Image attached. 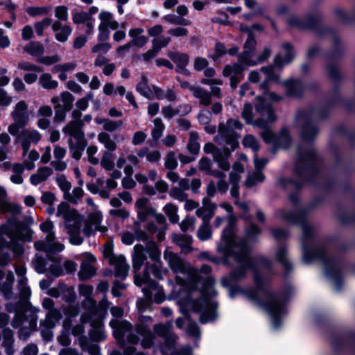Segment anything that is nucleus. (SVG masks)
<instances>
[{
    "label": "nucleus",
    "mask_w": 355,
    "mask_h": 355,
    "mask_svg": "<svg viewBox=\"0 0 355 355\" xmlns=\"http://www.w3.org/2000/svg\"><path fill=\"white\" fill-rule=\"evenodd\" d=\"M268 160L266 158H259L257 154L254 155V163L255 166V171L249 173L245 182L247 187H252L258 183H261L264 180V175L261 172V169L267 164Z\"/></svg>",
    "instance_id": "nucleus-21"
},
{
    "label": "nucleus",
    "mask_w": 355,
    "mask_h": 355,
    "mask_svg": "<svg viewBox=\"0 0 355 355\" xmlns=\"http://www.w3.org/2000/svg\"><path fill=\"white\" fill-rule=\"evenodd\" d=\"M76 67H77L76 62L73 61V62H67V63H64V64H57L52 68L51 71L53 73H58L60 71H63L66 73L72 72L73 71L75 70V69Z\"/></svg>",
    "instance_id": "nucleus-58"
},
{
    "label": "nucleus",
    "mask_w": 355,
    "mask_h": 355,
    "mask_svg": "<svg viewBox=\"0 0 355 355\" xmlns=\"http://www.w3.org/2000/svg\"><path fill=\"white\" fill-rule=\"evenodd\" d=\"M153 123L154 127L151 131V136L154 140H157L162 136L165 125L160 118L155 119Z\"/></svg>",
    "instance_id": "nucleus-55"
},
{
    "label": "nucleus",
    "mask_w": 355,
    "mask_h": 355,
    "mask_svg": "<svg viewBox=\"0 0 355 355\" xmlns=\"http://www.w3.org/2000/svg\"><path fill=\"white\" fill-rule=\"evenodd\" d=\"M266 128V127L264 128L265 130L261 132V137L266 143L277 144L282 139L288 140L289 139L288 132L286 129H283L281 131L279 137L277 139L272 132Z\"/></svg>",
    "instance_id": "nucleus-36"
},
{
    "label": "nucleus",
    "mask_w": 355,
    "mask_h": 355,
    "mask_svg": "<svg viewBox=\"0 0 355 355\" xmlns=\"http://www.w3.org/2000/svg\"><path fill=\"white\" fill-rule=\"evenodd\" d=\"M52 24V19L49 17H46L40 21H37L34 24V28L37 35L41 36L43 35L44 30Z\"/></svg>",
    "instance_id": "nucleus-63"
},
{
    "label": "nucleus",
    "mask_w": 355,
    "mask_h": 355,
    "mask_svg": "<svg viewBox=\"0 0 355 355\" xmlns=\"http://www.w3.org/2000/svg\"><path fill=\"white\" fill-rule=\"evenodd\" d=\"M220 207L228 212V223L223 231L220 241L217 245V250L223 256L224 263L232 258L239 267L228 277H223L221 284L223 286L231 287L236 282L245 277L247 270L254 271L256 288L247 290L244 294L252 302L263 306L270 316L272 327H280L283 318L286 314V297L282 294H273L267 288L266 279H263L257 272V268L268 265L265 258L252 259L249 252L250 241L260 233V230L254 225H251L246 232L245 239H239L235 234L234 226L236 217L232 214V207L228 203H222Z\"/></svg>",
    "instance_id": "nucleus-1"
},
{
    "label": "nucleus",
    "mask_w": 355,
    "mask_h": 355,
    "mask_svg": "<svg viewBox=\"0 0 355 355\" xmlns=\"http://www.w3.org/2000/svg\"><path fill=\"white\" fill-rule=\"evenodd\" d=\"M52 173L53 170L50 167L44 166L39 168L35 174L31 175L30 182L33 185L36 186L46 180Z\"/></svg>",
    "instance_id": "nucleus-34"
},
{
    "label": "nucleus",
    "mask_w": 355,
    "mask_h": 355,
    "mask_svg": "<svg viewBox=\"0 0 355 355\" xmlns=\"http://www.w3.org/2000/svg\"><path fill=\"white\" fill-rule=\"evenodd\" d=\"M110 325L112 328L115 339L121 347L125 345L124 337L126 335L128 343L137 344L139 342V338L132 332V325L128 321L114 319L110 322Z\"/></svg>",
    "instance_id": "nucleus-13"
},
{
    "label": "nucleus",
    "mask_w": 355,
    "mask_h": 355,
    "mask_svg": "<svg viewBox=\"0 0 355 355\" xmlns=\"http://www.w3.org/2000/svg\"><path fill=\"white\" fill-rule=\"evenodd\" d=\"M28 105L24 101H19L14 107L10 116L15 122L26 125L29 123V114L28 113Z\"/></svg>",
    "instance_id": "nucleus-25"
},
{
    "label": "nucleus",
    "mask_w": 355,
    "mask_h": 355,
    "mask_svg": "<svg viewBox=\"0 0 355 355\" xmlns=\"http://www.w3.org/2000/svg\"><path fill=\"white\" fill-rule=\"evenodd\" d=\"M276 216L279 219L292 224H297L302 227L303 235L302 239V248L303 251V259L306 263L314 261L322 262L324 267V273L327 278L332 282L336 290H338L341 284V272L338 263L335 259L330 258L325 249L320 246H312L313 232L312 227L306 220L304 211L295 208L293 212H286L279 210L276 212Z\"/></svg>",
    "instance_id": "nucleus-4"
},
{
    "label": "nucleus",
    "mask_w": 355,
    "mask_h": 355,
    "mask_svg": "<svg viewBox=\"0 0 355 355\" xmlns=\"http://www.w3.org/2000/svg\"><path fill=\"white\" fill-rule=\"evenodd\" d=\"M282 49L285 54L283 59L281 55H277L274 58L272 66L261 68V71L265 74V81L261 85L263 90V96L257 97L258 103L256 105V114H259L260 117L255 119V113L253 112L252 105L250 103H245L241 112L242 117L246 123L252 124L261 128L267 127L268 123L275 120L273 110L266 101L277 102L282 99V96L274 92L268 91V83L270 81L279 82V74L275 71V67L282 68L288 64L293 58L292 46L288 43L282 45Z\"/></svg>",
    "instance_id": "nucleus-3"
},
{
    "label": "nucleus",
    "mask_w": 355,
    "mask_h": 355,
    "mask_svg": "<svg viewBox=\"0 0 355 355\" xmlns=\"http://www.w3.org/2000/svg\"><path fill=\"white\" fill-rule=\"evenodd\" d=\"M150 273L155 278L162 279H163V275L166 273V270L159 268L156 265L150 266L147 264L146 270L143 272V276L136 273L135 284L137 286H143L142 291L148 300L153 298L155 302L160 304L165 300L163 288L150 278Z\"/></svg>",
    "instance_id": "nucleus-6"
},
{
    "label": "nucleus",
    "mask_w": 355,
    "mask_h": 355,
    "mask_svg": "<svg viewBox=\"0 0 355 355\" xmlns=\"http://www.w3.org/2000/svg\"><path fill=\"white\" fill-rule=\"evenodd\" d=\"M144 31V29L141 28H132L129 31V35L132 37V41L130 43H132V46L141 47L147 43L148 38L142 35Z\"/></svg>",
    "instance_id": "nucleus-40"
},
{
    "label": "nucleus",
    "mask_w": 355,
    "mask_h": 355,
    "mask_svg": "<svg viewBox=\"0 0 355 355\" xmlns=\"http://www.w3.org/2000/svg\"><path fill=\"white\" fill-rule=\"evenodd\" d=\"M40 230L45 234L44 241H38L35 243L34 246L36 250L44 251L48 255L52 253L62 252L64 249V245L55 242V233L53 231L54 225L51 220H46L40 225Z\"/></svg>",
    "instance_id": "nucleus-11"
},
{
    "label": "nucleus",
    "mask_w": 355,
    "mask_h": 355,
    "mask_svg": "<svg viewBox=\"0 0 355 355\" xmlns=\"http://www.w3.org/2000/svg\"><path fill=\"white\" fill-rule=\"evenodd\" d=\"M193 96L199 101L200 105L208 106L211 103V94L205 89L196 87L192 89Z\"/></svg>",
    "instance_id": "nucleus-39"
},
{
    "label": "nucleus",
    "mask_w": 355,
    "mask_h": 355,
    "mask_svg": "<svg viewBox=\"0 0 355 355\" xmlns=\"http://www.w3.org/2000/svg\"><path fill=\"white\" fill-rule=\"evenodd\" d=\"M212 231L209 226V220L207 218L202 219V223L197 232V237L202 241H207L211 238Z\"/></svg>",
    "instance_id": "nucleus-46"
},
{
    "label": "nucleus",
    "mask_w": 355,
    "mask_h": 355,
    "mask_svg": "<svg viewBox=\"0 0 355 355\" xmlns=\"http://www.w3.org/2000/svg\"><path fill=\"white\" fill-rule=\"evenodd\" d=\"M56 216L64 218V225L69 235L70 243L76 245H80L83 241L80 236L83 220L78 213L71 208L68 203L62 202L57 207Z\"/></svg>",
    "instance_id": "nucleus-7"
},
{
    "label": "nucleus",
    "mask_w": 355,
    "mask_h": 355,
    "mask_svg": "<svg viewBox=\"0 0 355 355\" xmlns=\"http://www.w3.org/2000/svg\"><path fill=\"white\" fill-rule=\"evenodd\" d=\"M137 155L141 158L146 157V160L150 163L157 162L161 158L159 150H150L147 147L140 148L137 152Z\"/></svg>",
    "instance_id": "nucleus-43"
},
{
    "label": "nucleus",
    "mask_w": 355,
    "mask_h": 355,
    "mask_svg": "<svg viewBox=\"0 0 355 355\" xmlns=\"http://www.w3.org/2000/svg\"><path fill=\"white\" fill-rule=\"evenodd\" d=\"M298 159L295 166V173L300 180L294 182L291 180H282V184L287 187L288 184H291L294 188H298L303 184L304 181L306 178V175L311 171L312 166L315 160V151L314 148L309 146L304 148L300 147L297 150Z\"/></svg>",
    "instance_id": "nucleus-8"
},
{
    "label": "nucleus",
    "mask_w": 355,
    "mask_h": 355,
    "mask_svg": "<svg viewBox=\"0 0 355 355\" xmlns=\"http://www.w3.org/2000/svg\"><path fill=\"white\" fill-rule=\"evenodd\" d=\"M152 322L153 319L150 316H140L136 325V332L142 337L141 345L144 349L150 348L153 344L155 336L149 328Z\"/></svg>",
    "instance_id": "nucleus-16"
},
{
    "label": "nucleus",
    "mask_w": 355,
    "mask_h": 355,
    "mask_svg": "<svg viewBox=\"0 0 355 355\" xmlns=\"http://www.w3.org/2000/svg\"><path fill=\"white\" fill-rule=\"evenodd\" d=\"M256 46V41L251 33L248 34V39L244 44V51L240 55L239 59L241 62L249 66H254L257 64V62L253 58V51Z\"/></svg>",
    "instance_id": "nucleus-23"
},
{
    "label": "nucleus",
    "mask_w": 355,
    "mask_h": 355,
    "mask_svg": "<svg viewBox=\"0 0 355 355\" xmlns=\"http://www.w3.org/2000/svg\"><path fill=\"white\" fill-rule=\"evenodd\" d=\"M6 309L9 312H16L15 318L12 321V326L14 328L21 327L18 333L19 339L26 340L32 332L37 331V313L40 311L39 308H34L31 310V315L28 318H24L15 306L10 304H7Z\"/></svg>",
    "instance_id": "nucleus-10"
},
{
    "label": "nucleus",
    "mask_w": 355,
    "mask_h": 355,
    "mask_svg": "<svg viewBox=\"0 0 355 355\" xmlns=\"http://www.w3.org/2000/svg\"><path fill=\"white\" fill-rule=\"evenodd\" d=\"M96 258L92 254H86L80 264V270L78 272L79 279L82 281L87 280L93 277L96 273V269L93 263Z\"/></svg>",
    "instance_id": "nucleus-26"
},
{
    "label": "nucleus",
    "mask_w": 355,
    "mask_h": 355,
    "mask_svg": "<svg viewBox=\"0 0 355 355\" xmlns=\"http://www.w3.org/2000/svg\"><path fill=\"white\" fill-rule=\"evenodd\" d=\"M52 31L55 33V37L60 42H65L72 33V28L67 24H62L60 21H55L51 24Z\"/></svg>",
    "instance_id": "nucleus-29"
},
{
    "label": "nucleus",
    "mask_w": 355,
    "mask_h": 355,
    "mask_svg": "<svg viewBox=\"0 0 355 355\" xmlns=\"http://www.w3.org/2000/svg\"><path fill=\"white\" fill-rule=\"evenodd\" d=\"M13 282L14 275L12 272H8L3 277V272L0 270V291H2L6 299H10L13 295L12 291Z\"/></svg>",
    "instance_id": "nucleus-31"
},
{
    "label": "nucleus",
    "mask_w": 355,
    "mask_h": 355,
    "mask_svg": "<svg viewBox=\"0 0 355 355\" xmlns=\"http://www.w3.org/2000/svg\"><path fill=\"white\" fill-rule=\"evenodd\" d=\"M51 6H31L26 9V12L31 17L46 15L51 11Z\"/></svg>",
    "instance_id": "nucleus-57"
},
{
    "label": "nucleus",
    "mask_w": 355,
    "mask_h": 355,
    "mask_svg": "<svg viewBox=\"0 0 355 355\" xmlns=\"http://www.w3.org/2000/svg\"><path fill=\"white\" fill-rule=\"evenodd\" d=\"M65 318L62 322V327L65 329H70L72 323V318L78 316L79 306L78 304H70L64 309Z\"/></svg>",
    "instance_id": "nucleus-35"
},
{
    "label": "nucleus",
    "mask_w": 355,
    "mask_h": 355,
    "mask_svg": "<svg viewBox=\"0 0 355 355\" xmlns=\"http://www.w3.org/2000/svg\"><path fill=\"white\" fill-rule=\"evenodd\" d=\"M172 241L180 246L183 253L187 254L191 251L192 237L187 234H172Z\"/></svg>",
    "instance_id": "nucleus-32"
},
{
    "label": "nucleus",
    "mask_w": 355,
    "mask_h": 355,
    "mask_svg": "<svg viewBox=\"0 0 355 355\" xmlns=\"http://www.w3.org/2000/svg\"><path fill=\"white\" fill-rule=\"evenodd\" d=\"M136 90L148 99H153L154 97L153 91L148 85V78L144 75L141 77V80L137 83Z\"/></svg>",
    "instance_id": "nucleus-41"
},
{
    "label": "nucleus",
    "mask_w": 355,
    "mask_h": 355,
    "mask_svg": "<svg viewBox=\"0 0 355 355\" xmlns=\"http://www.w3.org/2000/svg\"><path fill=\"white\" fill-rule=\"evenodd\" d=\"M84 191L80 187H75L71 193L70 191L68 193L65 194L64 198L73 204H76L83 196Z\"/></svg>",
    "instance_id": "nucleus-52"
},
{
    "label": "nucleus",
    "mask_w": 355,
    "mask_h": 355,
    "mask_svg": "<svg viewBox=\"0 0 355 355\" xmlns=\"http://www.w3.org/2000/svg\"><path fill=\"white\" fill-rule=\"evenodd\" d=\"M12 170L14 174L10 176V181L17 184H21L23 183V178L21 176L24 171V167L22 164L16 163L12 166Z\"/></svg>",
    "instance_id": "nucleus-50"
},
{
    "label": "nucleus",
    "mask_w": 355,
    "mask_h": 355,
    "mask_svg": "<svg viewBox=\"0 0 355 355\" xmlns=\"http://www.w3.org/2000/svg\"><path fill=\"white\" fill-rule=\"evenodd\" d=\"M164 166L166 168L173 170L178 166V161L175 153L173 151L168 152L164 158Z\"/></svg>",
    "instance_id": "nucleus-64"
},
{
    "label": "nucleus",
    "mask_w": 355,
    "mask_h": 355,
    "mask_svg": "<svg viewBox=\"0 0 355 355\" xmlns=\"http://www.w3.org/2000/svg\"><path fill=\"white\" fill-rule=\"evenodd\" d=\"M286 94L289 96H300L303 89L302 83L297 80H288L283 83Z\"/></svg>",
    "instance_id": "nucleus-38"
},
{
    "label": "nucleus",
    "mask_w": 355,
    "mask_h": 355,
    "mask_svg": "<svg viewBox=\"0 0 355 355\" xmlns=\"http://www.w3.org/2000/svg\"><path fill=\"white\" fill-rule=\"evenodd\" d=\"M24 50L31 55L35 57L37 61L44 53L43 44L38 42H31L24 46Z\"/></svg>",
    "instance_id": "nucleus-42"
},
{
    "label": "nucleus",
    "mask_w": 355,
    "mask_h": 355,
    "mask_svg": "<svg viewBox=\"0 0 355 355\" xmlns=\"http://www.w3.org/2000/svg\"><path fill=\"white\" fill-rule=\"evenodd\" d=\"M68 147L71 157L76 160H79L83 155V153L86 147V141H73L71 139H68Z\"/></svg>",
    "instance_id": "nucleus-37"
},
{
    "label": "nucleus",
    "mask_w": 355,
    "mask_h": 355,
    "mask_svg": "<svg viewBox=\"0 0 355 355\" xmlns=\"http://www.w3.org/2000/svg\"><path fill=\"white\" fill-rule=\"evenodd\" d=\"M93 316L95 317V318L97 319V320H98L97 321L98 327H96V329H94L91 333L90 336H91L92 338L95 340H97V341H100V340L105 339L104 333H103L102 328L100 325V320H101L102 319H98L96 314H92V313H89L88 311L87 313H84L81 315L80 320V323L74 325L72 327L71 334L74 336H81L84 333V329H85L84 324L91 322L92 317H93Z\"/></svg>",
    "instance_id": "nucleus-15"
},
{
    "label": "nucleus",
    "mask_w": 355,
    "mask_h": 355,
    "mask_svg": "<svg viewBox=\"0 0 355 355\" xmlns=\"http://www.w3.org/2000/svg\"><path fill=\"white\" fill-rule=\"evenodd\" d=\"M81 121H71L63 128L62 132L73 141H86Z\"/></svg>",
    "instance_id": "nucleus-22"
},
{
    "label": "nucleus",
    "mask_w": 355,
    "mask_h": 355,
    "mask_svg": "<svg viewBox=\"0 0 355 355\" xmlns=\"http://www.w3.org/2000/svg\"><path fill=\"white\" fill-rule=\"evenodd\" d=\"M97 139L107 150L113 152L116 149L117 146L116 142L111 138V136L108 133L105 132L98 133Z\"/></svg>",
    "instance_id": "nucleus-48"
},
{
    "label": "nucleus",
    "mask_w": 355,
    "mask_h": 355,
    "mask_svg": "<svg viewBox=\"0 0 355 355\" xmlns=\"http://www.w3.org/2000/svg\"><path fill=\"white\" fill-rule=\"evenodd\" d=\"M20 289V301L22 302L24 306V309L28 308L30 311L34 309L30 306L28 299L30 297L31 291L28 286H22Z\"/></svg>",
    "instance_id": "nucleus-62"
},
{
    "label": "nucleus",
    "mask_w": 355,
    "mask_h": 355,
    "mask_svg": "<svg viewBox=\"0 0 355 355\" xmlns=\"http://www.w3.org/2000/svg\"><path fill=\"white\" fill-rule=\"evenodd\" d=\"M243 70L242 66L239 64L226 65L223 69V74L230 78L231 86L235 87L242 78Z\"/></svg>",
    "instance_id": "nucleus-30"
},
{
    "label": "nucleus",
    "mask_w": 355,
    "mask_h": 355,
    "mask_svg": "<svg viewBox=\"0 0 355 355\" xmlns=\"http://www.w3.org/2000/svg\"><path fill=\"white\" fill-rule=\"evenodd\" d=\"M163 210L164 213L167 215L168 217L169 220L173 223H176L179 220V216L177 214L178 212V207L172 203H168L166 204Z\"/></svg>",
    "instance_id": "nucleus-54"
},
{
    "label": "nucleus",
    "mask_w": 355,
    "mask_h": 355,
    "mask_svg": "<svg viewBox=\"0 0 355 355\" xmlns=\"http://www.w3.org/2000/svg\"><path fill=\"white\" fill-rule=\"evenodd\" d=\"M321 117L318 112L303 110L297 112L296 121L298 125H302V137L304 139H311L318 133V129L313 124V120Z\"/></svg>",
    "instance_id": "nucleus-14"
},
{
    "label": "nucleus",
    "mask_w": 355,
    "mask_h": 355,
    "mask_svg": "<svg viewBox=\"0 0 355 355\" xmlns=\"http://www.w3.org/2000/svg\"><path fill=\"white\" fill-rule=\"evenodd\" d=\"M42 307L47 311L45 318L40 322V327L54 328L56 324L62 318V313L60 310L55 309L54 301L49 297L43 299Z\"/></svg>",
    "instance_id": "nucleus-17"
},
{
    "label": "nucleus",
    "mask_w": 355,
    "mask_h": 355,
    "mask_svg": "<svg viewBox=\"0 0 355 355\" xmlns=\"http://www.w3.org/2000/svg\"><path fill=\"white\" fill-rule=\"evenodd\" d=\"M60 98L62 103V108L69 111L72 107L74 101L73 96L68 92H64L60 94Z\"/></svg>",
    "instance_id": "nucleus-59"
},
{
    "label": "nucleus",
    "mask_w": 355,
    "mask_h": 355,
    "mask_svg": "<svg viewBox=\"0 0 355 355\" xmlns=\"http://www.w3.org/2000/svg\"><path fill=\"white\" fill-rule=\"evenodd\" d=\"M109 263L114 266L116 277L125 278L127 276L130 266L123 255L119 254L117 257H111Z\"/></svg>",
    "instance_id": "nucleus-28"
},
{
    "label": "nucleus",
    "mask_w": 355,
    "mask_h": 355,
    "mask_svg": "<svg viewBox=\"0 0 355 355\" xmlns=\"http://www.w3.org/2000/svg\"><path fill=\"white\" fill-rule=\"evenodd\" d=\"M39 83L43 88L46 89H55L58 85V81L53 80L51 76L47 73L40 76Z\"/></svg>",
    "instance_id": "nucleus-51"
},
{
    "label": "nucleus",
    "mask_w": 355,
    "mask_h": 355,
    "mask_svg": "<svg viewBox=\"0 0 355 355\" xmlns=\"http://www.w3.org/2000/svg\"><path fill=\"white\" fill-rule=\"evenodd\" d=\"M147 252L148 253L149 257L152 261H154L153 264H150L149 263H146V265L148 264L150 266H157L159 268H161V260H160V250L158 247L156 245L155 243H150L147 245ZM146 268V266H145V269Z\"/></svg>",
    "instance_id": "nucleus-44"
},
{
    "label": "nucleus",
    "mask_w": 355,
    "mask_h": 355,
    "mask_svg": "<svg viewBox=\"0 0 355 355\" xmlns=\"http://www.w3.org/2000/svg\"><path fill=\"white\" fill-rule=\"evenodd\" d=\"M172 324H157L154 326L155 333L164 338V343L160 347L162 355H192L191 349L189 346L182 347L180 351L175 349L176 335L171 331Z\"/></svg>",
    "instance_id": "nucleus-9"
},
{
    "label": "nucleus",
    "mask_w": 355,
    "mask_h": 355,
    "mask_svg": "<svg viewBox=\"0 0 355 355\" xmlns=\"http://www.w3.org/2000/svg\"><path fill=\"white\" fill-rule=\"evenodd\" d=\"M78 291L80 295L85 298L82 302L83 307L87 309L89 313L96 314L98 319H103L109 308V302L107 299L103 298L99 302L98 306H96L95 300L92 297L93 293V287L92 286L80 284L78 286Z\"/></svg>",
    "instance_id": "nucleus-12"
},
{
    "label": "nucleus",
    "mask_w": 355,
    "mask_h": 355,
    "mask_svg": "<svg viewBox=\"0 0 355 355\" xmlns=\"http://www.w3.org/2000/svg\"><path fill=\"white\" fill-rule=\"evenodd\" d=\"M56 182L63 192V196H65V194L68 193V192L71 190V184L67 180L66 177L64 175H59L56 178Z\"/></svg>",
    "instance_id": "nucleus-61"
},
{
    "label": "nucleus",
    "mask_w": 355,
    "mask_h": 355,
    "mask_svg": "<svg viewBox=\"0 0 355 355\" xmlns=\"http://www.w3.org/2000/svg\"><path fill=\"white\" fill-rule=\"evenodd\" d=\"M216 205L211 202L208 198H204L202 200V207L198 208L196 214L202 219L207 218L208 220L212 218Z\"/></svg>",
    "instance_id": "nucleus-33"
},
{
    "label": "nucleus",
    "mask_w": 355,
    "mask_h": 355,
    "mask_svg": "<svg viewBox=\"0 0 355 355\" xmlns=\"http://www.w3.org/2000/svg\"><path fill=\"white\" fill-rule=\"evenodd\" d=\"M41 139L42 135L37 130L28 128L22 130L16 140L21 143L24 156L28 153L31 144H37Z\"/></svg>",
    "instance_id": "nucleus-19"
},
{
    "label": "nucleus",
    "mask_w": 355,
    "mask_h": 355,
    "mask_svg": "<svg viewBox=\"0 0 355 355\" xmlns=\"http://www.w3.org/2000/svg\"><path fill=\"white\" fill-rule=\"evenodd\" d=\"M146 252L147 249L146 250L142 245L137 244L134 246L132 261L135 275L137 273L143 276V273L141 274L139 270L147 259Z\"/></svg>",
    "instance_id": "nucleus-24"
},
{
    "label": "nucleus",
    "mask_w": 355,
    "mask_h": 355,
    "mask_svg": "<svg viewBox=\"0 0 355 355\" xmlns=\"http://www.w3.org/2000/svg\"><path fill=\"white\" fill-rule=\"evenodd\" d=\"M164 259L176 275L177 284L187 294L178 301L181 311L185 314L184 309H190L200 315L202 324L214 320L217 316V303L214 299L217 293L214 289L215 280L210 275L211 267L204 264L197 270L168 248L164 252Z\"/></svg>",
    "instance_id": "nucleus-2"
},
{
    "label": "nucleus",
    "mask_w": 355,
    "mask_h": 355,
    "mask_svg": "<svg viewBox=\"0 0 355 355\" xmlns=\"http://www.w3.org/2000/svg\"><path fill=\"white\" fill-rule=\"evenodd\" d=\"M0 209L3 212L12 211L17 209L8 202L5 189L0 186Z\"/></svg>",
    "instance_id": "nucleus-53"
},
{
    "label": "nucleus",
    "mask_w": 355,
    "mask_h": 355,
    "mask_svg": "<svg viewBox=\"0 0 355 355\" xmlns=\"http://www.w3.org/2000/svg\"><path fill=\"white\" fill-rule=\"evenodd\" d=\"M276 259L282 263L286 270L289 271L292 268V266L287 259L286 250L284 247H281L277 250Z\"/></svg>",
    "instance_id": "nucleus-56"
},
{
    "label": "nucleus",
    "mask_w": 355,
    "mask_h": 355,
    "mask_svg": "<svg viewBox=\"0 0 355 355\" xmlns=\"http://www.w3.org/2000/svg\"><path fill=\"white\" fill-rule=\"evenodd\" d=\"M242 123L238 119H230L225 123H220L218 130L214 140L219 145L225 146L223 151H220L214 159L217 162L219 168L223 171H228L230 164L228 157L230 152L234 150L239 146V135L237 130H241Z\"/></svg>",
    "instance_id": "nucleus-5"
},
{
    "label": "nucleus",
    "mask_w": 355,
    "mask_h": 355,
    "mask_svg": "<svg viewBox=\"0 0 355 355\" xmlns=\"http://www.w3.org/2000/svg\"><path fill=\"white\" fill-rule=\"evenodd\" d=\"M244 171V166L240 162H236L233 164L232 171L230 173V182L232 184L230 193L232 197L238 198L239 192V182L241 180V175Z\"/></svg>",
    "instance_id": "nucleus-27"
},
{
    "label": "nucleus",
    "mask_w": 355,
    "mask_h": 355,
    "mask_svg": "<svg viewBox=\"0 0 355 355\" xmlns=\"http://www.w3.org/2000/svg\"><path fill=\"white\" fill-rule=\"evenodd\" d=\"M198 139L199 135L197 132L191 131L189 132L187 149L193 155H197L200 150V146Z\"/></svg>",
    "instance_id": "nucleus-49"
},
{
    "label": "nucleus",
    "mask_w": 355,
    "mask_h": 355,
    "mask_svg": "<svg viewBox=\"0 0 355 355\" xmlns=\"http://www.w3.org/2000/svg\"><path fill=\"white\" fill-rule=\"evenodd\" d=\"M98 18L101 23L98 26V39L105 41L108 39L110 35L108 29L116 30L119 27V24L114 19L113 14L107 11L101 12Z\"/></svg>",
    "instance_id": "nucleus-18"
},
{
    "label": "nucleus",
    "mask_w": 355,
    "mask_h": 355,
    "mask_svg": "<svg viewBox=\"0 0 355 355\" xmlns=\"http://www.w3.org/2000/svg\"><path fill=\"white\" fill-rule=\"evenodd\" d=\"M103 215L100 211H95L90 213L88 216L87 221L85 223L83 232L84 234L89 237L93 235L96 231L105 232L107 227L101 225Z\"/></svg>",
    "instance_id": "nucleus-20"
},
{
    "label": "nucleus",
    "mask_w": 355,
    "mask_h": 355,
    "mask_svg": "<svg viewBox=\"0 0 355 355\" xmlns=\"http://www.w3.org/2000/svg\"><path fill=\"white\" fill-rule=\"evenodd\" d=\"M286 21L291 26H295L301 28H311L313 26L314 24L313 21H311L309 23L304 22L295 16L288 17L286 19Z\"/></svg>",
    "instance_id": "nucleus-60"
},
{
    "label": "nucleus",
    "mask_w": 355,
    "mask_h": 355,
    "mask_svg": "<svg viewBox=\"0 0 355 355\" xmlns=\"http://www.w3.org/2000/svg\"><path fill=\"white\" fill-rule=\"evenodd\" d=\"M168 56L176 64L178 68L184 70L189 63V56L186 53L169 52Z\"/></svg>",
    "instance_id": "nucleus-47"
},
{
    "label": "nucleus",
    "mask_w": 355,
    "mask_h": 355,
    "mask_svg": "<svg viewBox=\"0 0 355 355\" xmlns=\"http://www.w3.org/2000/svg\"><path fill=\"white\" fill-rule=\"evenodd\" d=\"M13 334L10 329H5L3 331V340L2 347L4 348L5 353L7 355L14 354L15 350L14 349Z\"/></svg>",
    "instance_id": "nucleus-45"
}]
</instances>
